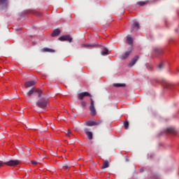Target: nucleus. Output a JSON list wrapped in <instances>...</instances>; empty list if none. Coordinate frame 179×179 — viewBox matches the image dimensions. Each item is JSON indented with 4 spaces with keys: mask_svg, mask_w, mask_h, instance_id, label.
<instances>
[{
    "mask_svg": "<svg viewBox=\"0 0 179 179\" xmlns=\"http://www.w3.org/2000/svg\"><path fill=\"white\" fill-rule=\"evenodd\" d=\"M178 72L179 73V69H178Z\"/></svg>",
    "mask_w": 179,
    "mask_h": 179,
    "instance_id": "35",
    "label": "nucleus"
},
{
    "mask_svg": "<svg viewBox=\"0 0 179 179\" xmlns=\"http://www.w3.org/2000/svg\"><path fill=\"white\" fill-rule=\"evenodd\" d=\"M127 42L128 43V45H133V43H134V39L132 37H131L129 35H128L127 36Z\"/></svg>",
    "mask_w": 179,
    "mask_h": 179,
    "instance_id": "17",
    "label": "nucleus"
},
{
    "mask_svg": "<svg viewBox=\"0 0 179 179\" xmlns=\"http://www.w3.org/2000/svg\"><path fill=\"white\" fill-rule=\"evenodd\" d=\"M8 5V0H0V9H6Z\"/></svg>",
    "mask_w": 179,
    "mask_h": 179,
    "instance_id": "10",
    "label": "nucleus"
},
{
    "mask_svg": "<svg viewBox=\"0 0 179 179\" xmlns=\"http://www.w3.org/2000/svg\"><path fill=\"white\" fill-rule=\"evenodd\" d=\"M113 86L115 87H117V88H119V87H125L126 84H124V83H114Z\"/></svg>",
    "mask_w": 179,
    "mask_h": 179,
    "instance_id": "20",
    "label": "nucleus"
},
{
    "mask_svg": "<svg viewBox=\"0 0 179 179\" xmlns=\"http://www.w3.org/2000/svg\"><path fill=\"white\" fill-rule=\"evenodd\" d=\"M50 128H51L52 130H54V129H55V125L53 124H50Z\"/></svg>",
    "mask_w": 179,
    "mask_h": 179,
    "instance_id": "32",
    "label": "nucleus"
},
{
    "mask_svg": "<svg viewBox=\"0 0 179 179\" xmlns=\"http://www.w3.org/2000/svg\"><path fill=\"white\" fill-rule=\"evenodd\" d=\"M147 3L146 1H138L137 2V5H139L140 6H143V5H145Z\"/></svg>",
    "mask_w": 179,
    "mask_h": 179,
    "instance_id": "27",
    "label": "nucleus"
},
{
    "mask_svg": "<svg viewBox=\"0 0 179 179\" xmlns=\"http://www.w3.org/2000/svg\"><path fill=\"white\" fill-rule=\"evenodd\" d=\"M166 132L169 134H176L177 133V131L173 127H169L166 129Z\"/></svg>",
    "mask_w": 179,
    "mask_h": 179,
    "instance_id": "14",
    "label": "nucleus"
},
{
    "mask_svg": "<svg viewBox=\"0 0 179 179\" xmlns=\"http://www.w3.org/2000/svg\"><path fill=\"white\" fill-rule=\"evenodd\" d=\"M31 164L32 165H37L38 164V162L35 161V160H31Z\"/></svg>",
    "mask_w": 179,
    "mask_h": 179,
    "instance_id": "31",
    "label": "nucleus"
},
{
    "mask_svg": "<svg viewBox=\"0 0 179 179\" xmlns=\"http://www.w3.org/2000/svg\"><path fill=\"white\" fill-rule=\"evenodd\" d=\"M58 40L62 42L67 41L69 43H71L73 42V38L71 37L70 35H65V36H60L58 38Z\"/></svg>",
    "mask_w": 179,
    "mask_h": 179,
    "instance_id": "4",
    "label": "nucleus"
},
{
    "mask_svg": "<svg viewBox=\"0 0 179 179\" xmlns=\"http://www.w3.org/2000/svg\"><path fill=\"white\" fill-rule=\"evenodd\" d=\"M36 106L41 109H44L48 106V99L41 98L36 102Z\"/></svg>",
    "mask_w": 179,
    "mask_h": 179,
    "instance_id": "2",
    "label": "nucleus"
},
{
    "mask_svg": "<svg viewBox=\"0 0 179 179\" xmlns=\"http://www.w3.org/2000/svg\"><path fill=\"white\" fill-rule=\"evenodd\" d=\"M101 54L102 56L107 55L108 54V50L107 48H104V50L101 51Z\"/></svg>",
    "mask_w": 179,
    "mask_h": 179,
    "instance_id": "23",
    "label": "nucleus"
},
{
    "mask_svg": "<svg viewBox=\"0 0 179 179\" xmlns=\"http://www.w3.org/2000/svg\"><path fill=\"white\" fill-rule=\"evenodd\" d=\"M155 52L157 55H160L162 53V50L160 48H155Z\"/></svg>",
    "mask_w": 179,
    "mask_h": 179,
    "instance_id": "24",
    "label": "nucleus"
},
{
    "mask_svg": "<svg viewBox=\"0 0 179 179\" xmlns=\"http://www.w3.org/2000/svg\"><path fill=\"white\" fill-rule=\"evenodd\" d=\"M41 52H51V53H53V52H55V50L48 48H42L41 50Z\"/></svg>",
    "mask_w": 179,
    "mask_h": 179,
    "instance_id": "16",
    "label": "nucleus"
},
{
    "mask_svg": "<svg viewBox=\"0 0 179 179\" xmlns=\"http://www.w3.org/2000/svg\"><path fill=\"white\" fill-rule=\"evenodd\" d=\"M139 59V56L138 55H136L134 56V57H133L131 60V62L129 63L128 66L131 68L134 66L136 65V64L137 63V62Z\"/></svg>",
    "mask_w": 179,
    "mask_h": 179,
    "instance_id": "8",
    "label": "nucleus"
},
{
    "mask_svg": "<svg viewBox=\"0 0 179 179\" xmlns=\"http://www.w3.org/2000/svg\"><path fill=\"white\" fill-rule=\"evenodd\" d=\"M36 84V82L34 80L27 81L24 83L25 88H30L34 86Z\"/></svg>",
    "mask_w": 179,
    "mask_h": 179,
    "instance_id": "12",
    "label": "nucleus"
},
{
    "mask_svg": "<svg viewBox=\"0 0 179 179\" xmlns=\"http://www.w3.org/2000/svg\"><path fill=\"white\" fill-rule=\"evenodd\" d=\"M61 34V31L58 29H55L52 33L51 34L52 37H56L59 36Z\"/></svg>",
    "mask_w": 179,
    "mask_h": 179,
    "instance_id": "15",
    "label": "nucleus"
},
{
    "mask_svg": "<svg viewBox=\"0 0 179 179\" xmlns=\"http://www.w3.org/2000/svg\"><path fill=\"white\" fill-rule=\"evenodd\" d=\"M138 30V29H140V24L138 22H134L131 27V32H133L134 30Z\"/></svg>",
    "mask_w": 179,
    "mask_h": 179,
    "instance_id": "13",
    "label": "nucleus"
},
{
    "mask_svg": "<svg viewBox=\"0 0 179 179\" xmlns=\"http://www.w3.org/2000/svg\"><path fill=\"white\" fill-rule=\"evenodd\" d=\"M20 164V161L17 159H10L8 162H0V167L6 165L8 166H16Z\"/></svg>",
    "mask_w": 179,
    "mask_h": 179,
    "instance_id": "1",
    "label": "nucleus"
},
{
    "mask_svg": "<svg viewBox=\"0 0 179 179\" xmlns=\"http://www.w3.org/2000/svg\"><path fill=\"white\" fill-rule=\"evenodd\" d=\"M36 92V89L35 88H31L30 90L28 91L27 93V96L28 97H30L34 93Z\"/></svg>",
    "mask_w": 179,
    "mask_h": 179,
    "instance_id": "19",
    "label": "nucleus"
},
{
    "mask_svg": "<svg viewBox=\"0 0 179 179\" xmlns=\"http://www.w3.org/2000/svg\"><path fill=\"white\" fill-rule=\"evenodd\" d=\"M87 96L92 97V95L87 92H81L77 95L78 99L80 101L83 100L84 98Z\"/></svg>",
    "mask_w": 179,
    "mask_h": 179,
    "instance_id": "7",
    "label": "nucleus"
},
{
    "mask_svg": "<svg viewBox=\"0 0 179 179\" xmlns=\"http://www.w3.org/2000/svg\"><path fill=\"white\" fill-rule=\"evenodd\" d=\"M90 106L89 107L90 111V115L92 116H96V110L94 106V101L93 100L92 98H90Z\"/></svg>",
    "mask_w": 179,
    "mask_h": 179,
    "instance_id": "3",
    "label": "nucleus"
},
{
    "mask_svg": "<svg viewBox=\"0 0 179 179\" xmlns=\"http://www.w3.org/2000/svg\"><path fill=\"white\" fill-rule=\"evenodd\" d=\"M81 106L83 108H85L87 106V103L85 101H81Z\"/></svg>",
    "mask_w": 179,
    "mask_h": 179,
    "instance_id": "29",
    "label": "nucleus"
},
{
    "mask_svg": "<svg viewBox=\"0 0 179 179\" xmlns=\"http://www.w3.org/2000/svg\"><path fill=\"white\" fill-rule=\"evenodd\" d=\"M164 68V63H160V64L158 65V69H159V71H162Z\"/></svg>",
    "mask_w": 179,
    "mask_h": 179,
    "instance_id": "26",
    "label": "nucleus"
},
{
    "mask_svg": "<svg viewBox=\"0 0 179 179\" xmlns=\"http://www.w3.org/2000/svg\"><path fill=\"white\" fill-rule=\"evenodd\" d=\"M70 134H71V130L69 129L66 133V136L70 137Z\"/></svg>",
    "mask_w": 179,
    "mask_h": 179,
    "instance_id": "30",
    "label": "nucleus"
},
{
    "mask_svg": "<svg viewBox=\"0 0 179 179\" xmlns=\"http://www.w3.org/2000/svg\"><path fill=\"white\" fill-rule=\"evenodd\" d=\"M162 85L165 89H168V90H173V87L175 86L174 84L171 83L168 81L164 80L162 83Z\"/></svg>",
    "mask_w": 179,
    "mask_h": 179,
    "instance_id": "9",
    "label": "nucleus"
},
{
    "mask_svg": "<svg viewBox=\"0 0 179 179\" xmlns=\"http://www.w3.org/2000/svg\"><path fill=\"white\" fill-rule=\"evenodd\" d=\"M124 159H125V162H129V157L127 156H125Z\"/></svg>",
    "mask_w": 179,
    "mask_h": 179,
    "instance_id": "33",
    "label": "nucleus"
},
{
    "mask_svg": "<svg viewBox=\"0 0 179 179\" xmlns=\"http://www.w3.org/2000/svg\"><path fill=\"white\" fill-rule=\"evenodd\" d=\"M84 132L89 140L93 139V133L92 131H90L88 128L84 129Z\"/></svg>",
    "mask_w": 179,
    "mask_h": 179,
    "instance_id": "11",
    "label": "nucleus"
},
{
    "mask_svg": "<svg viewBox=\"0 0 179 179\" xmlns=\"http://www.w3.org/2000/svg\"><path fill=\"white\" fill-rule=\"evenodd\" d=\"M35 93H37V94H38V98H41V95H42V90H39L35 89Z\"/></svg>",
    "mask_w": 179,
    "mask_h": 179,
    "instance_id": "22",
    "label": "nucleus"
},
{
    "mask_svg": "<svg viewBox=\"0 0 179 179\" xmlns=\"http://www.w3.org/2000/svg\"><path fill=\"white\" fill-rule=\"evenodd\" d=\"M132 51H133V48L131 47L130 48L128 49L127 51L125 52L124 54L120 56V59L121 60H126L131 54Z\"/></svg>",
    "mask_w": 179,
    "mask_h": 179,
    "instance_id": "5",
    "label": "nucleus"
},
{
    "mask_svg": "<svg viewBox=\"0 0 179 179\" xmlns=\"http://www.w3.org/2000/svg\"><path fill=\"white\" fill-rule=\"evenodd\" d=\"M27 151L29 152V148H27Z\"/></svg>",
    "mask_w": 179,
    "mask_h": 179,
    "instance_id": "34",
    "label": "nucleus"
},
{
    "mask_svg": "<svg viewBox=\"0 0 179 179\" xmlns=\"http://www.w3.org/2000/svg\"><path fill=\"white\" fill-rule=\"evenodd\" d=\"M62 167L64 170H67L69 168V164H65L64 165L62 166Z\"/></svg>",
    "mask_w": 179,
    "mask_h": 179,
    "instance_id": "28",
    "label": "nucleus"
},
{
    "mask_svg": "<svg viewBox=\"0 0 179 179\" xmlns=\"http://www.w3.org/2000/svg\"><path fill=\"white\" fill-rule=\"evenodd\" d=\"M124 127L126 130H127L129 129V122L128 120L127 121H124Z\"/></svg>",
    "mask_w": 179,
    "mask_h": 179,
    "instance_id": "21",
    "label": "nucleus"
},
{
    "mask_svg": "<svg viewBox=\"0 0 179 179\" xmlns=\"http://www.w3.org/2000/svg\"><path fill=\"white\" fill-rule=\"evenodd\" d=\"M90 47H92V45H90V44H82L81 45L82 48H87Z\"/></svg>",
    "mask_w": 179,
    "mask_h": 179,
    "instance_id": "25",
    "label": "nucleus"
},
{
    "mask_svg": "<svg viewBox=\"0 0 179 179\" xmlns=\"http://www.w3.org/2000/svg\"><path fill=\"white\" fill-rule=\"evenodd\" d=\"M110 166L109 165V161L108 160H105L103 162V164L101 166V169H108V167Z\"/></svg>",
    "mask_w": 179,
    "mask_h": 179,
    "instance_id": "18",
    "label": "nucleus"
},
{
    "mask_svg": "<svg viewBox=\"0 0 179 179\" xmlns=\"http://www.w3.org/2000/svg\"><path fill=\"white\" fill-rule=\"evenodd\" d=\"M102 123L101 120H94V121H87L86 126L87 127H94L100 125Z\"/></svg>",
    "mask_w": 179,
    "mask_h": 179,
    "instance_id": "6",
    "label": "nucleus"
}]
</instances>
